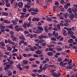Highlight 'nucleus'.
Instances as JSON below:
<instances>
[{
  "label": "nucleus",
  "mask_w": 77,
  "mask_h": 77,
  "mask_svg": "<svg viewBox=\"0 0 77 77\" xmlns=\"http://www.w3.org/2000/svg\"><path fill=\"white\" fill-rule=\"evenodd\" d=\"M35 42H37L38 44H41V43H42L41 44V45L43 46H46L47 45V44L45 43H43L44 42V41L43 40H39L38 39L35 40Z\"/></svg>",
  "instance_id": "1"
},
{
  "label": "nucleus",
  "mask_w": 77,
  "mask_h": 77,
  "mask_svg": "<svg viewBox=\"0 0 77 77\" xmlns=\"http://www.w3.org/2000/svg\"><path fill=\"white\" fill-rule=\"evenodd\" d=\"M11 66V65L10 64H7L6 65V67H4V70H5V71H7L10 68Z\"/></svg>",
  "instance_id": "2"
},
{
  "label": "nucleus",
  "mask_w": 77,
  "mask_h": 77,
  "mask_svg": "<svg viewBox=\"0 0 77 77\" xmlns=\"http://www.w3.org/2000/svg\"><path fill=\"white\" fill-rule=\"evenodd\" d=\"M52 35H54L55 38H57L58 36H59V35H58V32H56L55 31H54L52 33Z\"/></svg>",
  "instance_id": "3"
},
{
  "label": "nucleus",
  "mask_w": 77,
  "mask_h": 77,
  "mask_svg": "<svg viewBox=\"0 0 77 77\" xmlns=\"http://www.w3.org/2000/svg\"><path fill=\"white\" fill-rule=\"evenodd\" d=\"M72 11L73 13H77V8L75 7H73L72 8Z\"/></svg>",
  "instance_id": "4"
},
{
  "label": "nucleus",
  "mask_w": 77,
  "mask_h": 77,
  "mask_svg": "<svg viewBox=\"0 0 77 77\" xmlns=\"http://www.w3.org/2000/svg\"><path fill=\"white\" fill-rule=\"evenodd\" d=\"M69 18H70V19H73L74 17V14L73 13H72L69 14Z\"/></svg>",
  "instance_id": "5"
},
{
  "label": "nucleus",
  "mask_w": 77,
  "mask_h": 77,
  "mask_svg": "<svg viewBox=\"0 0 77 77\" xmlns=\"http://www.w3.org/2000/svg\"><path fill=\"white\" fill-rule=\"evenodd\" d=\"M23 4L22 2H20L18 3V6L20 8H23Z\"/></svg>",
  "instance_id": "6"
},
{
  "label": "nucleus",
  "mask_w": 77,
  "mask_h": 77,
  "mask_svg": "<svg viewBox=\"0 0 77 77\" xmlns=\"http://www.w3.org/2000/svg\"><path fill=\"white\" fill-rule=\"evenodd\" d=\"M24 30V29H23L22 27L20 28H18L17 29H16V31L17 32H19V31H23Z\"/></svg>",
  "instance_id": "7"
},
{
  "label": "nucleus",
  "mask_w": 77,
  "mask_h": 77,
  "mask_svg": "<svg viewBox=\"0 0 77 77\" xmlns=\"http://www.w3.org/2000/svg\"><path fill=\"white\" fill-rule=\"evenodd\" d=\"M67 34L68 35H69L70 34H71V35H73L74 32L73 31L72 32V31H69L67 32Z\"/></svg>",
  "instance_id": "8"
},
{
  "label": "nucleus",
  "mask_w": 77,
  "mask_h": 77,
  "mask_svg": "<svg viewBox=\"0 0 77 77\" xmlns=\"http://www.w3.org/2000/svg\"><path fill=\"white\" fill-rule=\"evenodd\" d=\"M42 38H48V36L46 34H45V35L43 34H42Z\"/></svg>",
  "instance_id": "9"
},
{
  "label": "nucleus",
  "mask_w": 77,
  "mask_h": 77,
  "mask_svg": "<svg viewBox=\"0 0 77 77\" xmlns=\"http://www.w3.org/2000/svg\"><path fill=\"white\" fill-rule=\"evenodd\" d=\"M47 54L49 56H53V53L52 52H49L47 53Z\"/></svg>",
  "instance_id": "10"
},
{
  "label": "nucleus",
  "mask_w": 77,
  "mask_h": 77,
  "mask_svg": "<svg viewBox=\"0 0 77 77\" xmlns=\"http://www.w3.org/2000/svg\"><path fill=\"white\" fill-rule=\"evenodd\" d=\"M37 29H39V30H40L41 31H43L44 30V28L41 26H38Z\"/></svg>",
  "instance_id": "11"
},
{
  "label": "nucleus",
  "mask_w": 77,
  "mask_h": 77,
  "mask_svg": "<svg viewBox=\"0 0 77 77\" xmlns=\"http://www.w3.org/2000/svg\"><path fill=\"white\" fill-rule=\"evenodd\" d=\"M32 11L33 12H38L39 11L37 8H32Z\"/></svg>",
  "instance_id": "12"
},
{
  "label": "nucleus",
  "mask_w": 77,
  "mask_h": 77,
  "mask_svg": "<svg viewBox=\"0 0 77 77\" xmlns=\"http://www.w3.org/2000/svg\"><path fill=\"white\" fill-rule=\"evenodd\" d=\"M19 38L21 40H23L24 41L25 40V38L23 36H19Z\"/></svg>",
  "instance_id": "13"
},
{
  "label": "nucleus",
  "mask_w": 77,
  "mask_h": 77,
  "mask_svg": "<svg viewBox=\"0 0 77 77\" xmlns=\"http://www.w3.org/2000/svg\"><path fill=\"white\" fill-rule=\"evenodd\" d=\"M3 23H6L7 24H10L11 22L8 21L7 20H4L3 21Z\"/></svg>",
  "instance_id": "14"
},
{
  "label": "nucleus",
  "mask_w": 77,
  "mask_h": 77,
  "mask_svg": "<svg viewBox=\"0 0 77 77\" xmlns=\"http://www.w3.org/2000/svg\"><path fill=\"white\" fill-rule=\"evenodd\" d=\"M68 42L69 43H72L74 42V40L73 39L71 38L70 39H69L68 41Z\"/></svg>",
  "instance_id": "15"
},
{
  "label": "nucleus",
  "mask_w": 77,
  "mask_h": 77,
  "mask_svg": "<svg viewBox=\"0 0 77 77\" xmlns=\"http://www.w3.org/2000/svg\"><path fill=\"white\" fill-rule=\"evenodd\" d=\"M42 52L41 51H37L36 52V53L38 54H42Z\"/></svg>",
  "instance_id": "16"
},
{
  "label": "nucleus",
  "mask_w": 77,
  "mask_h": 77,
  "mask_svg": "<svg viewBox=\"0 0 77 77\" xmlns=\"http://www.w3.org/2000/svg\"><path fill=\"white\" fill-rule=\"evenodd\" d=\"M72 10H71V8H69L67 10V11H68V12H69V13L70 14H71V13H72Z\"/></svg>",
  "instance_id": "17"
},
{
  "label": "nucleus",
  "mask_w": 77,
  "mask_h": 77,
  "mask_svg": "<svg viewBox=\"0 0 77 77\" xmlns=\"http://www.w3.org/2000/svg\"><path fill=\"white\" fill-rule=\"evenodd\" d=\"M23 62L24 65H27V63H28V61L27 60H23Z\"/></svg>",
  "instance_id": "18"
},
{
  "label": "nucleus",
  "mask_w": 77,
  "mask_h": 77,
  "mask_svg": "<svg viewBox=\"0 0 77 77\" xmlns=\"http://www.w3.org/2000/svg\"><path fill=\"white\" fill-rule=\"evenodd\" d=\"M0 44L1 46H3V47H5V42H0Z\"/></svg>",
  "instance_id": "19"
},
{
  "label": "nucleus",
  "mask_w": 77,
  "mask_h": 77,
  "mask_svg": "<svg viewBox=\"0 0 77 77\" xmlns=\"http://www.w3.org/2000/svg\"><path fill=\"white\" fill-rule=\"evenodd\" d=\"M0 27H1V29H5V26H2V24H0Z\"/></svg>",
  "instance_id": "20"
},
{
  "label": "nucleus",
  "mask_w": 77,
  "mask_h": 77,
  "mask_svg": "<svg viewBox=\"0 0 77 77\" xmlns=\"http://www.w3.org/2000/svg\"><path fill=\"white\" fill-rule=\"evenodd\" d=\"M2 15H4L5 16H8V13L6 12H3L2 13Z\"/></svg>",
  "instance_id": "21"
},
{
  "label": "nucleus",
  "mask_w": 77,
  "mask_h": 77,
  "mask_svg": "<svg viewBox=\"0 0 77 77\" xmlns=\"http://www.w3.org/2000/svg\"><path fill=\"white\" fill-rule=\"evenodd\" d=\"M56 49L57 50V51H62V48H58V46H57L56 48Z\"/></svg>",
  "instance_id": "22"
},
{
  "label": "nucleus",
  "mask_w": 77,
  "mask_h": 77,
  "mask_svg": "<svg viewBox=\"0 0 77 77\" xmlns=\"http://www.w3.org/2000/svg\"><path fill=\"white\" fill-rule=\"evenodd\" d=\"M47 20L48 21H52V18L51 17H48L47 18Z\"/></svg>",
  "instance_id": "23"
},
{
  "label": "nucleus",
  "mask_w": 77,
  "mask_h": 77,
  "mask_svg": "<svg viewBox=\"0 0 77 77\" xmlns=\"http://www.w3.org/2000/svg\"><path fill=\"white\" fill-rule=\"evenodd\" d=\"M68 13H66L65 14L64 17L65 18H66V19L67 18V17H68Z\"/></svg>",
  "instance_id": "24"
},
{
  "label": "nucleus",
  "mask_w": 77,
  "mask_h": 77,
  "mask_svg": "<svg viewBox=\"0 0 77 77\" xmlns=\"http://www.w3.org/2000/svg\"><path fill=\"white\" fill-rule=\"evenodd\" d=\"M76 29V26H73V27H71V30L72 31L75 30Z\"/></svg>",
  "instance_id": "25"
},
{
  "label": "nucleus",
  "mask_w": 77,
  "mask_h": 77,
  "mask_svg": "<svg viewBox=\"0 0 77 77\" xmlns=\"http://www.w3.org/2000/svg\"><path fill=\"white\" fill-rule=\"evenodd\" d=\"M10 34H11V36L14 35V31H11L10 32Z\"/></svg>",
  "instance_id": "26"
},
{
  "label": "nucleus",
  "mask_w": 77,
  "mask_h": 77,
  "mask_svg": "<svg viewBox=\"0 0 77 77\" xmlns=\"http://www.w3.org/2000/svg\"><path fill=\"white\" fill-rule=\"evenodd\" d=\"M27 5L28 7V9H29L30 7V6H31V4H30V3L28 2L27 3Z\"/></svg>",
  "instance_id": "27"
},
{
  "label": "nucleus",
  "mask_w": 77,
  "mask_h": 77,
  "mask_svg": "<svg viewBox=\"0 0 77 77\" xmlns=\"http://www.w3.org/2000/svg\"><path fill=\"white\" fill-rule=\"evenodd\" d=\"M36 31L38 33H42V31H41L39 29H37L36 30Z\"/></svg>",
  "instance_id": "28"
},
{
  "label": "nucleus",
  "mask_w": 77,
  "mask_h": 77,
  "mask_svg": "<svg viewBox=\"0 0 77 77\" xmlns=\"http://www.w3.org/2000/svg\"><path fill=\"white\" fill-rule=\"evenodd\" d=\"M57 29H58L59 30H60V26L59 24H57Z\"/></svg>",
  "instance_id": "29"
},
{
  "label": "nucleus",
  "mask_w": 77,
  "mask_h": 77,
  "mask_svg": "<svg viewBox=\"0 0 77 77\" xmlns=\"http://www.w3.org/2000/svg\"><path fill=\"white\" fill-rule=\"evenodd\" d=\"M35 21H36V22H38L40 20V19L38 18H35Z\"/></svg>",
  "instance_id": "30"
},
{
  "label": "nucleus",
  "mask_w": 77,
  "mask_h": 77,
  "mask_svg": "<svg viewBox=\"0 0 77 77\" xmlns=\"http://www.w3.org/2000/svg\"><path fill=\"white\" fill-rule=\"evenodd\" d=\"M11 22L12 23H13V24H15V25H17V23L16 22H15V21L14 20H12Z\"/></svg>",
  "instance_id": "31"
},
{
  "label": "nucleus",
  "mask_w": 77,
  "mask_h": 77,
  "mask_svg": "<svg viewBox=\"0 0 77 77\" xmlns=\"http://www.w3.org/2000/svg\"><path fill=\"white\" fill-rule=\"evenodd\" d=\"M32 67L34 68H37V65L35 64H33L32 65Z\"/></svg>",
  "instance_id": "32"
},
{
  "label": "nucleus",
  "mask_w": 77,
  "mask_h": 77,
  "mask_svg": "<svg viewBox=\"0 0 77 77\" xmlns=\"http://www.w3.org/2000/svg\"><path fill=\"white\" fill-rule=\"evenodd\" d=\"M6 6H7V7H10V6H11V5H10V3H6Z\"/></svg>",
  "instance_id": "33"
},
{
  "label": "nucleus",
  "mask_w": 77,
  "mask_h": 77,
  "mask_svg": "<svg viewBox=\"0 0 77 77\" xmlns=\"http://www.w3.org/2000/svg\"><path fill=\"white\" fill-rule=\"evenodd\" d=\"M60 10L61 12H64L65 11V10L64 8H60Z\"/></svg>",
  "instance_id": "34"
},
{
  "label": "nucleus",
  "mask_w": 77,
  "mask_h": 77,
  "mask_svg": "<svg viewBox=\"0 0 77 77\" xmlns=\"http://www.w3.org/2000/svg\"><path fill=\"white\" fill-rule=\"evenodd\" d=\"M57 60L58 62H61L62 60V58H59L57 59Z\"/></svg>",
  "instance_id": "35"
},
{
  "label": "nucleus",
  "mask_w": 77,
  "mask_h": 77,
  "mask_svg": "<svg viewBox=\"0 0 77 77\" xmlns=\"http://www.w3.org/2000/svg\"><path fill=\"white\" fill-rule=\"evenodd\" d=\"M7 51H11L12 50V48H11V47H8V48L7 49Z\"/></svg>",
  "instance_id": "36"
},
{
  "label": "nucleus",
  "mask_w": 77,
  "mask_h": 77,
  "mask_svg": "<svg viewBox=\"0 0 77 77\" xmlns=\"http://www.w3.org/2000/svg\"><path fill=\"white\" fill-rule=\"evenodd\" d=\"M23 12H26V11H27V9L26 8H24L23 9Z\"/></svg>",
  "instance_id": "37"
},
{
  "label": "nucleus",
  "mask_w": 77,
  "mask_h": 77,
  "mask_svg": "<svg viewBox=\"0 0 77 77\" xmlns=\"http://www.w3.org/2000/svg\"><path fill=\"white\" fill-rule=\"evenodd\" d=\"M12 40L13 41H17V37H15Z\"/></svg>",
  "instance_id": "38"
},
{
  "label": "nucleus",
  "mask_w": 77,
  "mask_h": 77,
  "mask_svg": "<svg viewBox=\"0 0 77 77\" xmlns=\"http://www.w3.org/2000/svg\"><path fill=\"white\" fill-rule=\"evenodd\" d=\"M56 6H54L53 8L54 11H56Z\"/></svg>",
  "instance_id": "39"
},
{
  "label": "nucleus",
  "mask_w": 77,
  "mask_h": 77,
  "mask_svg": "<svg viewBox=\"0 0 77 77\" xmlns=\"http://www.w3.org/2000/svg\"><path fill=\"white\" fill-rule=\"evenodd\" d=\"M33 56L34 57H39V56H38V55L36 54H34L33 55Z\"/></svg>",
  "instance_id": "40"
},
{
  "label": "nucleus",
  "mask_w": 77,
  "mask_h": 77,
  "mask_svg": "<svg viewBox=\"0 0 77 77\" xmlns=\"http://www.w3.org/2000/svg\"><path fill=\"white\" fill-rule=\"evenodd\" d=\"M22 26L25 29H26L27 28V26H26V23H24V25H23Z\"/></svg>",
  "instance_id": "41"
},
{
  "label": "nucleus",
  "mask_w": 77,
  "mask_h": 77,
  "mask_svg": "<svg viewBox=\"0 0 77 77\" xmlns=\"http://www.w3.org/2000/svg\"><path fill=\"white\" fill-rule=\"evenodd\" d=\"M59 3L57 1H56L55 2V5L59 6Z\"/></svg>",
  "instance_id": "42"
},
{
  "label": "nucleus",
  "mask_w": 77,
  "mask_h": 77,
  "mask_svg": "<svg viewBox=\"0 0 77 77\" xmlns=\"http://www.w3.org/2000/svg\"><path fill=\"white\" fill-rule=\"evenodd\" d=\"M64 7L65 9H66V10L68 9V7L67 6V5H64Z\"/></svg>",
  "instance_id": "43"
},
{
  "label": "nucleus",
  "mask_w": 77,
  "mask_h": 77,
  "mask_svg": "<svg viewBox=\"0 0 77 77\" xmlns=\"http://www.w3.org/2000/svg\"><path fill=\"white\" fill-rule=\"evenodd\" d=\"M25 69H29V66H26L24 67Z\"/></svg>",
  "instance_id": "44"
},
{
  "label": "nucleus",
  "mask_w": 77,
  "mask_h": 77,
  "mask_svg": "<svg viewBox=\"0 0 77 77\" xmlns=\"http://www.w3.org/2000/svg\"><path fill=\"white\" fill-rule=\"evenodd\" d=\"M60 65L61 66H63V62L61 61L60 63Z\"/></svg>",
  "instance_id": "45"
},
{
  "label": "nucleus",
  "mask_w": 77,
  "mask_h": 77,
  "mask_svg": "<svg viewBox=\"0 0 77 77\" xmlns=\"http://www.w3.org/2000/svg\"><path fill=\"white\" fill-rule=\"evenodd\" d=\"M47 63V61L46 60H44L42 62V63L44 64V63Z\"/></svg>",
  "instance_id": "46"
},
{
  "label": "nucleus",
  "mask_w": 77,
  "mask_h": 77,
  "mask_svg": "<svg viewBox=\"0 0 77 77\" xmlns=\"http://www.w3.org/2000/svg\"><path fill=\"white\" fill-rule=\"evenodd\" d=\"M35 60V58H30L29 59L30 61H33V60Z\"/></svg>",
  "instance_id": "47"
},
{
  "label": "nucleus",
  "mask_w": 77,
  "mask_h": 77,
  "mask_svg": "<svg viewBox=\"0 0 77 77\" xmlns=\"http://www.w3.org/2000/svg\"><path fill=\"white\" fill-rule=\"evenodd\" d=\"M68 61H69L68 59H67V58H66L63 62H68Z\"/></svg>",
  "instance_id": "48"
},
{
  "label": "nucleus",
  "mask_w": 77,
  "mask_h": 77,
  "mask_svg": "<svg viewBox=\"0 0 77 77\" xmlns=\"http://www.w3.org/2000/svg\"><path fill=\"white\" fill-rule=\"evenodd\" d=\"M32 72H35L36 73L38 72V70L37 69H34L33 71Z\"/></svg>",
  "instance_id": "49"
},
{
  "label": "nucleus",
  "mask_w": 77,
  "mask_h": 77,
  "mask_svg": "<svg viewBox=\"0 0 77 77\" xmlns=\"http://www.w3.org/2000/svg\"><path fill=\"white\" fill-rule=\"evenodd\" d=\"M45 30L46 32V33H48V29L47 28H45Z\"/></svg>",
  "instance_id": "50"
},
{
  "label": "nucleus",
  "mask_w": 77,
  "mask_h": 77,
  "mask_svg": "<svg viewBox=\"0 0 77 77\" xmlns=\"http://www.w3.org/2000/svg\"><path fill=\"white\" fill-rule=\"evenodd\" d=\"M37 72L38 73H41V72H42V70L41 69H38L37 70Z\"/></svg>",
  "instance_id": "51"
},
{
  "label": "nucleus",
  "mask_w": 77,
  "mask_h": 77,
  "mask_svg": "<svg viewBox=\"0 0 77 77\" xmlns=\"http://www.w3.org/2000/svg\"><path fill=\"white\" fill-rule=\"evenodd\" d=\"M23 57H26L27 56V54L25 53H23Z\"/></svg>",
  "instance_id": "52"
},
{
  "label": "nucleus",
  "mask_w": 77,
  "mask_h": 77,
  "mask_svg": "<svg viewBox=\"0 0 77 77\" xmlns=\"http://www.w3.org/2000/svg\"><path fill=\"white\" fill-rule=\"evenodd\" d=\"M30 49L31 51H34L35 50L34 48H30Z\"/></svg>",
  "instance_id": "53"
},
{
  "label": "nucleus",
  "mask_w": 77,
  "mask_h": 77,
  "mask_svg": "<svg viewBox=\"0 0 77 77\" xmlns=\"http://www.w3.org/2000/svg\"><path fill=\"white\" fill-rule=\"evenodd\" d=\"M29 48L26 47L25 49V51H29Z\"/></svg>",
  "instance_id": "54"
},
{
  "label": "nucleus",
  "mask_w": 77,
  "mask_h": 77,
  "mask_svg": "<svg viewBox=\"0 0 77 77\" xmlns=\"http://www.w3.org/2000/svg\"><path fill=\"white\" fill-rule=\"evenodd\" d=\"M44 66L46 68H48V67H49V66H48V64H46Z\"/></svg>",
  "instance_id": "55"
},
{
  "label": "nucleus",
  "mask_w": 77,
  "mask_h": 77,
  "mask_svg": "<svg viewBox=\"0 0 77 77\" xmlns=\"http://www.w3.org/2000/svg\"><path fill=\"white\" fill-rule=\"evenodd\" d=\"M28 12H30L31 11H32V8H30L28 10Z\"/></svg>",
  "instance_id": "56"
},
{
  "label": "nucleus",
  "mask_w": 77,
  "mask_h": 77,
  "mask_svg": "<svg viewBox=\"0 0 77 77\" xmlns=\"http://www.w3.org/2000/svg\"><path fill=\"white\" fill-rule=\"evenodd\" d=\"M24 33L25 34H28L29 33V32L27 31H25L24 32Z\"/></svg>",
  "instance_id": "57"
},
{
  "label": "nucleus",
  "mask_w": 77,
  "mask_h": 77,
  "mask_svg": "<svg viewBox=\"0 0 77 77\" xmlns=\"http://www.w3.org/2000/svg\"><path fill=\"white\" fill-rule=\"evenodd\" d=\"M23 20H19V23H20V24H21L22 23H23Z\"/></svg>",
  "instance_id": "58"
},
{
  "label": "nucleus",
  "mask_w": 77,
  "mask_h": 77,
  "mask_svg": "<svg viewBox=\"0 0 77 77\" xmlns=\"http://www.w3.org/2000/svg\"><path fill=\"white\" fill-rule=\"evenodd\" d=\"M63 37H61L60 38V41H63Z\"/></svg>",
  "instance_id": "59"
},
{
  "label": "nucleus",
  "mask_w": 77,
  "mask_h": 77,
  "mask_svg": "<svg viewBox=\"0 0 77 77\" xmlns=\"http://www.w3.org/2000/svg\"><path fill=\"white\" fill-rule=\"evenodd\" d=\"M48 35L49 36H50V37H51V36H52V34L50 32H49L48 33Z\"/></svg>",
  "instance_id": "60"
},
{
  "label": "nucleus",
  "mask_w": 77,
  "mask_h": 77,
  "mask_svg": "<svg viewBox=\"0 0 77 77\" xmlns=\"http://www.w3.org/2000/svg\"><path fill=\"white\" fill-rule=\"evenodd\" d=\"M64 26H69V24L68 23H65L64 24Z\"/></svg>",
  "instance_id": "61"
},
{
  "label": "nucleus",
  "mask_w": 77,
  "mask_h": 77,
  "mask_svg": "<svg viewBox=\"0 0 77 77\" xmlns=\"http://www.w3.org/2000/svg\"><path fill=\"white\" fill-rule=\"evenodd\" d=\"M45 2L47 4V5H49V3L48 2V0H45Z\"/></svg>",
  "instance_id": "62"
},
{
  "label": "nucleus",
  "mask_w": 77,
  "mask_h": 77,
  "mask_svg": "<svg viewBox=\"0 0 77 77\" xmlns=\"http://www.w3.org/2000/svg\"><path fill=\"white\" fill-rule=\"evenodd\" d=\"M8 43L9 44H11L12 43V41L11 40H8Z\"/></svg>",
  "instance_id": "63"
},
{
  "label": "nucleus",
  "mask_w": 77,
  "mask_h": 77,
  "mask_svg": "<svg viewBox=\"0 0 77 77\" xmlns=\"http://www.w3.org/2000/svg\"><path fill=\"white\" fill-rule=\"evenodd\" d=\"M39 69L41 70H43V68H42V66H39Z\"/></svg>",
  "instance_id": "64"
}]
</instances>
